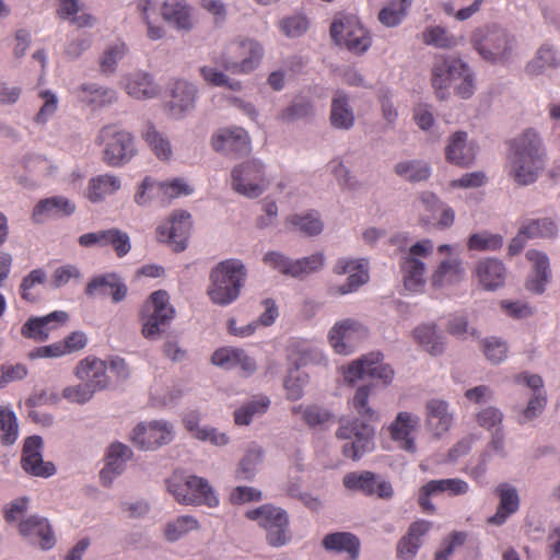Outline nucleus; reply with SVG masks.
I'll return each mask as SVG.
<instances>
[{
  "label": "nucleus",
  "instance_id": "3",
  "mask_svg": "<svg viewBox=\"0 0 560 560\" xmlns=\"http://www.w3.org/2000/svg\"><path fill=\"white\" fill-rule=\"evenodd\" d=\"M432 85L439 98H445L448 88L454 85L455 93L467 100L475 93L474 72L460 58L442 57L432 67Z\"/></svg>",
  "mask_w": 560,
  "mask_h": 560
},
{
  "label": "nucleus",
  "instance_id": "10",
  "mask_svg": "<svg viewBox=\"0 0 560 560\" xmlns=\"http://www.w3.org/2000/svg\"><path fill=\"white\" fill-rule=\"evenodd\" d=\"M340 440H348L342 446L345 456L353 460L360 459L365 453L374 450L375 429L363 420L342 419L336 433Z\"/></svg>",
  "mask_w": 560,
  "mask_h": 560
},
{
  "label": "nucleus",
  "instance_id": "61",
  "mask_svg": "<svg viewBox=\"0 0 560 560\" xmlns=\"http://www.w3.org/2000/svg\"><path fill=\"white\" fill-rule=\"evenodd\" d=\"M262 262L272 270L294 278V259L288 257L281 252H267L262 257Z\"/></svg>",
  "mask_w": 560,
  "mask_h": 560
},
{
  "label": "nucleus",
  "instance_id": "28",
  "mask_svg": "<svg viewBox=\"0 0 560 560\" xmlns=\"http://www.w3.org/2000/svg\"><path fill=\"white\" fill-rule=\"evenodd\" d=\"M107 364L95 357H86L79 361L75 366V376L89 386L93 392L104 389L108 384L106 374Z\"/></svg>",
  "mask_w": 560,
  "mask_h": 560
},
{
  "label": "nucleus",
  "instance_id": "25",
  "mask_svg": "<svg viewBox=\"0 0 560 560\" xmlns=\"http://www.w3.org/2000/svg\"><path fill=\"white\" fill-rule=\"evenodd\" d=\"M77 210V206L69 198L57 195L40 199L33 208L31 219L36 224H43L48 220H57L70 217Z\"/></svg>",
  "mask_w": 560,
  "mask_h": 560
},
{
  "label": "nucleus",
  "instance_id": "40",
  "mask_svg": "<svg viewBox=\"0 0 560 560\" xmlns=\"http://www.w3.org/2000/svg\"><path fill=\"white\" fill-rule=\"evenodd\" d=\"M141 138L161 161H168L173 156V149L167 136L156 129L152 122H147L141 130Z\"/></svg>",
  "mask_w": 560,
  "mask_h": 560
},
{
  "label": "nucleus",
  "instance_id": "15",
  "mask_svg": "<svg viewBox=\"0 0 560 560\" xmlns=\"http://www.w3.org/2000/svg\"><path fill=\"white\" fill-rule=\"evenodd\" d=\"M368 335V328L362 323L346 318L334 324L328 331V341L336 353L349 355Z\"/></svg>",
  "mask_w": 560,
  "mask_h": 560
},
{
  "label": "nucleus",
  "instance_id": "4",
  "mask_svg": "<svg viewBox=\"0 0 560 560\" xmlns=\"http://www.w3.org/2000/svg\"><path fill=\"white\" fill-rule=\"evenodd\" d=\"M470 44L485 61L505 63L516 48V38L503 26L491 23L475 28Z\"/></svg>",
  "mask_w": 560,
  "mask_h": 560
},
{
  "label": "nucleus",
  "instance_id": "17",
  "mask_svg": "<svg viewBox=\"0 0 560 560\" xmlns=\"http://www.w3.org/2000/svg\"><path fill=\"white\" fill-rule=\"evenodd\" d=\"M174 439L173 425L164 420L138 423L130 433L131 442L141 450L151 451Z\"/></svg>",
  "mask_w": 560,
  "mask_h": 560
},
{
  "label": "nucleus",
  "instance_id": "36",
  "mask_svg": "<svg viewBox=\"0 0 560 560\" xmlns=\"http://www.w3.org/2000/svg\"><path fill=\"white\" fill-rule=\"evenodd\" d=\"M78 98L92 109H100L117 101V92L97 83H83L75 90Z\"/></svg>",
  "mask_w": 560,
  "mask_h": 560
},
{
  "label": "nucleus",
  "instance_id": "27",
  "mask_svg": "<svg viewBox=\"0 0 560 560\" xmlns=\"http://www.w3.org/2000/svg\"><path fill=\"white\" fill-rule=\"evenodd\" d=\"M133 453L129 446L120 442L110 444L106 453V463L100 472L102 485L109 487L113 481L120 476L128 460L131 459Z\"/></svg>",
  "mask_w": 560,
  "mask_h": 560
},
{
  "label": "nucleus",
  "instance_id": "39",
  "mask_svg": "<svg viewBox=\"0 0 560 560\" xmlns=\"http://www.w3.org/2000/svg\"><path fill=\"white\" fill-rule=\"evenodd\" d=\"M270 406V399L265 395L254 396L252 399L242 404L234 410V422L238 427L249 425L254 419L261 417L267 412Z\"/></svg>",
  "mask_w": 560,
  "mask_h": 560
},
{
  "label": "nucleus",
  "instance_id": "49",
  "mask_svg": "<svg viewBox=\"0 0 560 560\" xmlns=\"http://www.w3.org/2000/svg\"><path fill=\"white\" fill-rule=\"evenodd\" d=\"M421 38L425 45L440 49H450L457 46L456 37L441 25H430L425 27Z\"/></svg>",
  "mask_w": 560,
  "mask_h": 560
},
{
  "label": "nucleus",
  "instance_id": "31",
  "mask_svg": "<svg viewBox=\"0 0 560 560\" xmlns=\"http://www.w3.org/2000/svg\"><path fill=\"white\" fill-rule=\"evenodd\" d=\"M289 360L299 369L310 364L323 366L328 364L323 349L308 340H293L289 348Z\"/></svg>",
  "mask_w": 560,
  "mask_h": 560
},
{
  "label": "nucleus",
  "instance_id": "38",
  "mask_svg": "<svg viewBox=\"0 0 560 560\" xmlns=\"http://www.w3.org/2000/svg\"><path fill=\"white\" fill-rule=\"evenodd\" d=\"M526 257L533 265V273L526 281V288L534 293L540 294L545 291L549 280V258L545 253L536 249L527 250Z\"/></svg>",
  "mask_w": 560,
  "mask_h": 560
},
{
  "label": "nucleus",
  "instance_id": "19",
  "mask_svg": "<svg viewBox=\"0 0 560 560\" xmlns=\"http://www.w3.org/2000/svg\"><path fill=\"white\" fill-rule=\"evenodd\" d=\"M419 424V416L400 411L388 427L389 436L400 450L415 454L417 452L416 438Z\"/></svg>",
  "mask_w": 560,
  "mask_h": 560
},
{
  "label": "nucleus",
  "instance_id": "51",
  "mask_svg": "<svg viewBox=\"0 0 560 560\" xmlns=\"http://www.w3.org/2000/svg\"><path fill=\"white\" fill-rule=\"evenodd\" d=\"M522 232L528 238H549L558 233V222L552 218H540L528 220L522 225Z\"/></svg>",
  "mask_w": 560,
  "mask_h": 560
},
{
  "label": "nucleus",
  "instance_id": "12",
  "mask_svg": "<svg viewBox=\"0 0 560 560\" xmlns=\"http://www.w3.org/2000/svg\"><path fill=\"white\" fill-rule=\"evenodd\" d=\"M145 310L148 315L142 325V335L147 339H156L175 316V308L170 303L168 293L164 290L153 292Z\"/></svg>",
  "mask_w": 560,
  "mask_h": 560
},
{
  "label": "nucleus",
  "instance_id": "33",
  "mask_svg": "<svg viewBox=\"0 0 560 560\" xmlns=\"http://www.w3.org/2000/svg\"><path fill=\"white\" fill-rule=\"evenodd\" d=\"M475 276L485 290L495 291L505 282L506 268L504 264L497 258H486L476 264Z\"/></svg>",
  "mask_w": 560,
  "mask_h": 560
},
{
  "label": "nucleus",
  "instance_id": "42",
  "mask_svg": "<svg viewBox=\"0 0 560 560\" xmlns=\"http://www.w3.org/2000/svg\"><path fill=\"white\" fill-rule=\"evenodd\" d=\"M326 550L348 552L352 560H357L360 551V540L357 536L347 532L328 534L323 539Z\"/></svg>",
  "mask_w": 560,
  "mask_h": 560
},
{
  "label": "nucleus",
  "instance_id": "57",
  "mask_svg": "<svg viewBox=\"0 0 560 560\" xmlns=\"http://www.w3.org/2000/svg\"><path fill=\"white\" fill-rule=\"evenodd\" d=\"M343 486L349 490L361 491L366 495L375 493L376 477L371 471L350 472L343 477Z\"/></svg>",
  "mask_w": 560,
  "mask_h": 560
},
{
  "label": "nucleus",
  "instance_id": "18",
  "mask_svg": "<svg viewBox=\"0 0 560 560\" xmlns=\"http://www.w3.org/2000/svg\"><path fill=\"white\" fill-rule=\"evenodd\" d=\"M191 217L186 211L175 213L168 221L158 226V240L167 243L175 252L187 247L191 229Z\"/></svg>",
  "mask_w": 560,
  "mask_h": 560
},
{
  "label": "nucleus",
  "instance_id": "45",
  "mask_svg": "<svg viewBox=\"0 0 560 560\" xmlns=\"http://www.w3.org/2000/svg\"><path fill=\"white\" fill-rule=\"evenodd\" d=\"M415 340L429 353L436 355L444 351V338L435 325H420L413 330Z\"/></svg>",
  "mask_w": 560,
  "mask_h": 560
},
{
  "label": "nucleus",
  "instance_id": "29",
  "mask_svg": "<svg viewBox=\"0 0 560 560\" xmlns=\"http://www.w3.org/2000/svg\"><path fill=\"white\" fill-rule=\"evenodd\" d=\"M19 533L31 542H38L42 549L48 550L55 545V537L47 518L31 515L18 525Z\"/></svg>",
  "mask_w": 560,
  "mask_h": 560
},
{
  "label": "nucleus",
  "instance_id": "21",
  "mask_svg": "<svg viewBox=\"0 0 560 560\" xmlns=\"http://www.w3.org/2000/svg\"><path fill=\"white\" fill-rule=\"evenodd\" d=\"M69 315L65 311H54L45 316H32L21 327V335L35 342L46 341L51 331L65 325Z\"/></svg>",
  "mask_w": 560,
  "mask_h": 560
},
{
  "label": "nucleus",
  "instance_id": "5",
  "mask_svg": "<svg viewBox=\"0 0 560 560\" xmlns=\"http://www.w3.org/2000/svg\"><path fill=\"white\" fill-rule=\"evenodd\" d=\"M264 54V46L258 40L237 37L225 46L218 63L232 74H249L259 67Z\"/></svg>",
  "mask_w": 560,
  "mask_h": 560
},
{
  "label": "nucleus",
  "instance_id": "14",
  "mask_svg": "<svg viewBox=\"0 0 560 560\" xmlns=\"http://www.w3.org/2000/svg\"><path fill=\"white\" fill-rule=\"evenodd\" d=\"M438 253L446 255V258L442 259L433 270L430 277L431 285L435 289H443L462 282L466 271L456 246L442 244L438 247Z\"/></svg>",
  "mask_w": 560,
  "mask_h": 560
},
{
  "label": "nucleus",
  "instance_id": "16",
  "mask_svg": "<svg viewBox=\"0 0 560 560\" xmlns=\"http://www.w3.org/2000/svg\"><path fill=\"white\" fill-rule=\"evenodd\" d=\"M170 100L165 106L174 119H183L192 112L198 100V88L185 79H173L166 88Z\"/></svg>",
  "mask_w": 560,
  "mask_h": 560
},
{
  "label": "nucleus",
  "instance_id": "6",
  "mask_svg": "<svg viewBox=\"0 0 560 560\" xmlns=\"http://www.w3.org/2000/svg\"><path fill=\"white\" fill-rule=\"evenodd\" d=\"M96 143L102 147L104 163L110 167L128 164L138 153L133 135L116 125L104 126Z\"/></svg>",
  "mask_w": 560,
  "mask_h": 560
},
{
  "label": "nucleus",
  "instance_id": "20",
  "mask_svg": "<svg viewBox=\"0 0 560 560\" xmlns=\"http://www.w3.org/2000/svg\"><path fill=\"white\" fill-rule=\"evenodd\" d=\"M478 145L469 139L466 131L457 130L451 133L444 149L445 160L459 167H469L475 163Z\"/></svg>",
  "mask_w": 560,
  "mask_h": 560
},
{
  "label": "nucleus",
  "instance_id": "64",
  "mask_svg": "<svg viewBox=\"0 0 560 560\" xmlns=\"http://www.w3.org/2000/svg\"><path fill=\"white\" fill-rule=\"evenodd\" d=\"M279 28L287 37H300L307 31L308 21L302 14L285 16L280 20Z\"/></svg>",
  "mask_w": 560,
  "mask_h": 560
},
{
  "label": "nucleus",
  "instance_id": "11",
  "mask_svg": "<svg viewBox=\"0 0 560 560\" xmlns=\"http://www.w3.org/2000/svg\"><path fill=\"white\" fill-rule=\"evenodd\" d=\"M334 42L355 55L364 54L372 45L369 31L354 15H340L330 26Z\"/></svg>",
  "mask_w": 560,
  "mask_h": 560
},
{
  "label": "nucleus",
  "instance_id": "1",
  "mask_svg": "<svg viewBox=\"0 0 560 560\" xmlns=\"http://www.w3.org/2000/svg\"><path fill=\"white\" fill-rule=\"evenodd\" d=\"M544 144L534 128H526L508 142L505 173L518 186L537 182L544 166Z\"/></svg>",
  "mask_w": 560,
  "mask_h": 560
},
{
  "label": "nucleus",
  "instance_id": "34",
  "mask_svg": "<svg viewBox=\"0 0 560 560\" xmlns=\"http://www.w3.org/2000/svg\"><path fill=\"white\" fill-rule=\"evenodd\" d=\"M495 493L500 499L499 505L495 513L487 522L494 526H501L518 511L521 500L516 488L510 483H500Z\"/></svg>",
  "mask_w": 560,
  "mask_h": 560
},
{
  "label": "nucleus",
  "instance_id": "53",
  "mask_svg": "<svg viewBox=\"0 0 560 560\" xmlns=\"http://www.w3.org/2000/svg\"><path fill=\"white\" fill-rule=\"evenodd\" d=\"M314 115V104L305 97H296L292 103L283 108L279 118L285 122H292L299 119H305Z\"/></svg>",
  "mask_w": 560,
  "mask_h": 560
},
{
  "label": "nucleus",
  "instance_id": "62",
  "mask_svg": "<svg viewBox=\"0 0 560 560\" xmlns=\"http://www.w3.org/2000/svg\"><path fill=\"white\" fill-rule=\"evenodd\" d=\"M467 246L470 250H497L503 246V238L489 232L475 233L469 236Z\"/></svg>",
  "mask_w": 560,
  "mask_h": 560
},
{
  "label": "nucleus",
  "instance_id": "48",
  "mask_svg": "<svg viewBox=\"0 0 560 560\" xmlns=\"http://www.w3.org/2000/svg\"><path fill=\"white\" fill-rule=\"evenodd\" d=\"M128 52V47L124 42H114L109 44L100 56L98 65L103 74H113L120 60Z\"/></svg>",
  "mask_w": 560,
  "mask_h": 560
},
{
  "label": "nucleus",
  "instance_id": "13",
  "mask_svg": "<svg viewBox=\"0 0 560 560\" xmlns=\"http://www.w3.org/2000/svg\"><path fill=\"white\" fill-rule=\"evenodd\" d=\"M232 188L247 198L260 196L268 183L265 166L259 160L246 161L232 170Z\"/></svg>",
  "mask_w": 560,
  "mask_h": 560
},
{
  "label": "nucleus",
  "instance_id": "58",
  "mask_svg": "<svg viewBox=\"0 0 560 560\" xmlns=\"http://www.w3.org/2000/svg\"><path fill=\"white\" fill-rule=\"evenodd\" d=\"M198 527L199 523L194 516L182 515L165 525L164 535L168 541H176Z\"/></svg>",
  "mask_w": 560,
  "mask_h": 560
},
{
  "label": "nucleus",
  "instance_id": "55",
  "mask_svg": "<svg viewBox=\"0 0 560 560\" xmlns=\"http://www.w3.org/2000/svg\"><path fill=\"white\" fill-rule=\"evenodd\" d=\"M19 436L18 419L12 409L0 406V440L4 445H12Z\"/></svg>",
  "mask_w": 560,
  "mask_h": 560
},
{
  "label": "nucleus",
  "instance_id": "56",
  "mask_svg": "<svg viewBox=\"0 0 560 560\" xmlns=\"http://www.w3.org/2000/svg\"><path fill=\"white\" fill-rule=\"evenodd\" d=\"M19 436L18 419L12 409L0 406V440L4 445H12Z\"/></svg>",
  "mask_w": 560,
  "mask_h": 560
},
{
  "label": "nucleus",
  "instance_id": "22",
  "mask_svg": "<svg viewBox=\"0 0 560 560\" xmlns=\"http://www.w3.org/2000/svg\"><path fill=\"white\" fill-rule=\"evenodd\" d=\"M424 422L428 431L436 439L444 436L453 425L454 413L443 399L431 398L424 406Z\"/></svg>",
  "mask_w": 560,
  "mask_h": 560
},
{
  "label": "nucleus",
  "instance_id": "8",
  "mask_svg": "<svg viewBox=\"0 0 560 560\" xmlns=\"http://www.w3.org/2000/svg\"><path fill=\"white\" fill-rule=\"evenodd\" d=\"M434 244L424 238L411 245L400 258V270L405 289L410 292H422L427 282V265L424 259L432 255Z\"/></svg>",
  "mask_w": 560,
  "mask_h": 560
},
{
  "label": "nucleus",
  "instance_id": "50",
  "mask_svg": "<svg viewBox=\"0 0 560 560\" xmlns=\"http://www.w3.org/2000/svg\"><path fill=\"white\" fill-rule=\"evenodd\" d=\"M310 376L301 369L293 366L289 369L283 381V387L289 400H299L304 395V387L307 385Z\"/></svg>",
  "mask_w": 560,
  "mask_h": 560
},
{
  "label": "nucleus",
  "instance_id": "63",
  "mask_svg": "<svg viewBox=\"0 0 560 560\" xmlns=\"http://www.w3.org/2000/svg\"><path fill=\"white\" fill-rule=\"evenodd\" d=\"M482 350L491 363L499 364L506 359L509 347L501 338L489 337L482 340Z\"/></svg>",
  "mask_w": 560,
  "mask_h": 560
},
{
  "label": "nucleus",
  "instance_id": "32",
  "mask_svg": "<svg viewBox=\"0 0 560 560\" xmlns=\"http://www.w3.org/2000/svg\"><path fill=\"white\" fill-rule=\"evenodd\" d=\"M161 15L177 31L189 32L194 27L192 7L186 0H165L161 5Z\"/></svg>",
  "mask_w": 560,
  "mask_h": 560
},
{
  "label": "nucleus",
  "instance_id": "26",
  "mask_svg": "<svg viewBox=\"0 0 560 560\" xmlns=\"http://www.w3.org/2000/svg\"><path fill=\"white\" fill-rule=\"evenodd\" d=\"M214 151L225 154H246L250 150L248 133L241 127H232L218 130L211 138Z\"/></svg>",
  "mask_w": 560,
  "mask_h": 560
},
{
  "label": "nucleus",
  "instance_id": "43",
  "mask_svg": "<svg viewBox=\"0 0 560 560\" xmlns=\"http://www.w3.org/2000/svg\"><path fill=\"white\" fill-rule=\"evenodd\" d=\"M413 0H388L378 12V21L386 27L400 25L409 14Z\"/></svg>",
  "mask_w": 560,
  "mask_h": 560
},
{
  "label": "nucleus",
  "instance_id": "46",
  "mask_svg": "<svg viewBox=\"0 0 560 560\" xmlns=\"http://www.w3.org/2000/svg\"><path fill=\"white\" fill-rule=\"evenodd\" d=\"M288 223L298 232L316 236L323 232L324 223L317 211L295 213L288 218Z\"/></svg>",
  "mask_w": 560,
  "mask_h": 560
},
{
  "label": "nucleus",
  "instance_id": "35",
  "mask_svg": "<svg viewBox=\"0 0 560 560\" xmlns=\"http://www.w3.org/2000/svg\"><path fill=\"white\" fill-rule=\"evenodd\" d=\"M329 122L337 130H350L355 122L349 95L342 90H336L331 97Z\"/></svg>",
  "mask_w": 560,
  "mask_h": 560
},
{
  "label": "nucleus",
  "instance_id": "54",
  "mask_svg": "<svg viewBox=\"0 0 560 560\" xmlns=\"http://www.w3.org/2000/svg\"><path fill=\"white\" fill-rule=\"evenodd\" d=\"M19 436L18 419L12 409L0 406V440L4 445H12Z\"/></svg>",
  "mask_w": 560,
  "mask_h": 560
},
{
  "label": "nucleus",
  "instance_id": "9",
  "mask_svg": "<svg viewBox=\"0 0 560 560\" xmlns=\"http://www.w3.org/2000/svg\"><path fill=\"white\" fill-rule=\"evenodd\" d=\"M246 517L255 521L266 530V539L270 546L281 547L290 541L289 516L283 509L264 504L248 510Z\"/></svg>",
  "mask_w": 560,
  "mask_h": 560
},
{
  "label": "nucleus",
  "instance_id": "2",
  "mask_svg": "<svg viewBox=\"0 0 560 560\" xmlns=\"http://www.w3.org/2000/svg\"><path fill=\"white\" fill-rule=\"evenodd\" d=\"M247 269L242 260L225 259L210 271L207 295L218 306H229L238 300L246 283Z\"/></svg>",
  "mask_w": 560,
  "mask_h": 560
},
{
  "label": "nucleus",
  "instance_id": "30",
  "mask_svg": "<svg viewBox=\"0 0 560 560\" xmlns=\"http://www.w3.org/2000/svg\"><path fill=\"white\" fill-rule=\"evenodd\" d=\"M122 88L136 100H149L159 95L160 89L153 77L143 70L127 73L122 77Z\"/></svg>",
  "mask_w": 560,
  "mask_h": 560
},
{
  "label": "nucleus",
  "instance_id": "44",
  "mask_svg": "<svg viewBox=\"0 0 560 560\" xmlns=\"http://www.w3.org/2000/svg\"><path fill=\"white\" fill-rule=\"evenodd\" d=\"M395 174L410 183L427 180L431 176L430 165L421 160H405L395 164Z\"/></svg>",
  "mask_w": 560,
  "mask_h": 560
},
{
  "label": "nucleus",
  "instance_id": "60",
  "mask_svg": "<svg viewBox=\"0 0 560 560\" xmlns=\"http://www.w3.org/2000/svg\"><path fill=\"white\" fill-rule=\"evenodd\" d=\"M192 188L182 178L171 182H158V197L162 202H168L179 196L192 194Z\"/></svg>",
  "mask_w": 560,
  "mask_h": 560
},
{
  "label": "nucleus",
  "instance_id": "47",
  "mask_svg": "<svg viewBox=\"0 0 560 560\" xmlns=\"http://www.w3.org/2000/svg\"><path fill=\"white\" fill-rule=\"evenodd\" d=\"M264 456L262 446L255 442L250 443L238 464L237 475L240 478L252 479L256 475L258 466L262 463Z\"/></svg>",
  "mask_w": 560,
  "mask_h": 560
},
{
  "label": "nucleus",
  "instance_id": "24",
  "mask_svg": "<svg viewBox=\"0 0 560 560\" xmlns=\"http://www.w3.org/2000/svg\"><path fill=\"white\" fill-rule=\"evenodd\" d=\"M43 440L38 435L30 436L25 440L21 464L23 469L37 477H50L56 469L52 463L44 462L42 455Z\"/></svg>",
  "mask_w": 560,
  "mask_h": 560
},
{
  "label": "nucleus",
  "instance_id": "7",
  "mask_svg": "<svg viewBox=\"0 0 560 560\" xmlns=\"http://www.w3.org/2000/svg\"><path fill=\"white\" fill-rule=\"evenodd\" d=\"M167 489L180 504L208 508L219 505V499L209 481L196 475H174L167 482Z\"/></svg>",
  "mask_w": 560,
  "mask_h": 560
},
{
  "label": "nucleus",
  "instance_id": "59",
  "mask_svg": "<svg viewBox=\"0 0 560 560\" xmlns=\"http://www.w3.org/2000/svg\"><path fill=\"white\" fill-rule=\"evenodd\" d=\"M294 415H301L305 423L312 428L323 427L331 419V413L315 405H296L292 408Z\"/></svg>",
  "mask_w": 560,
  "mask_h": 560
},
{
  "label": "nucleus",
  "instance_id": "37",
  "mask_svg": "<svg viewBox=\"0 0 560 560\" xmlns=\"http://www.w3.org/2000/svg\"><path fill=\"white\" fill-rule=\"evenodd\" d=\"M120 188L121 178L119 176L110 173L100 174L89 179L85 197L92 203H100L115 195Z\"/></svg>",
  "mask_w": 560,
  "mask_h": 560
},
{
  "label": "nucleus",
  "instance_id": "41",
  "mask_svg": "<svg viewBox=\"0 0 560 560\" xmlns=\"http://www.w3.org/2000/svg\"><path fill=\"white\" fill-rule=\"evenodd\" d=\"M560 67V55L549 43L542 44L536 51L534 58L527 63L526 71L532 75H538L546 69Z\"/></svg>",
  "mask_w": 560,
  "mask_h": 560
},
{
  "label": "nucleus",
  "instance_id": "23",
  "mask_svg": "<svg viewBox=\"0 0 560 560\" xmlns=\"http://www.w3.org/2000/svg\"><path fill=\"white\" fill-rule=\"evenodd\" d=\"M368 260L363 258L342 257L334 266V272L339 276L347 275L346 283L338 287L340 294H348L357 291L369 280Z\"/></svg>",
  "mask_w": 560,
  "mask_h": 560
},
{
  "label": "nucleus",
  "instance_id": "52",
  "mask_svg": "<svg viewBox=\"0 0 560 560\" xmlns=\"http://www.w3.org/2000/svg\"><path fill=\"white\" fill-rule=\"evenodd\" d=\"M372 390L373 385L371 384L359 386L354 392L351 405L355 412L364 420L378 421V412L369 405V397Z\"/></svg>",
  "mask_w": 560,
  "mask_h": 560
}]
</instances>
